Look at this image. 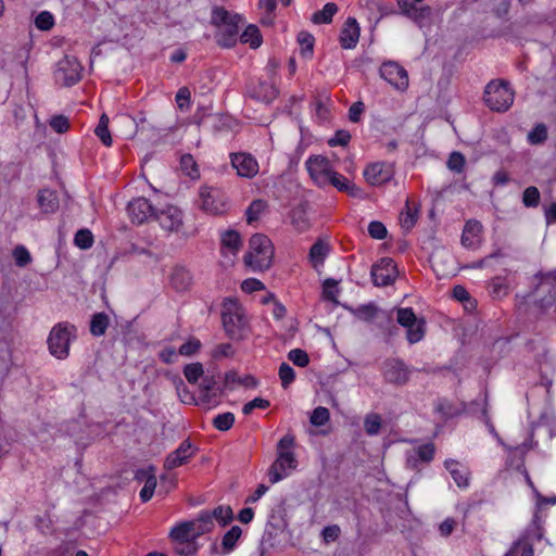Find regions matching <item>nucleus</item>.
Masks as SVG:
<instances>
[{"mask_svg": "<svg viewBox=\"0 0 556 556\" xmlns=\"http://www.w3.org/2000/svg\"><path fill=\"white\" fill-rule=\"evenodd\" d=\"M231 165L237 170V174L244 178H252L258 173L257 161L248 153H232Z\"/></svg>", "mask_w": 556, "mask_h": 556, "instance_id": "obj_17", "label": "nucleus"}, {"mask_svg": "<svg viewBox=\"0 0 556 556\" xmlns=\"http://www.w3.org/2000/svg\"><path fill=\"white\" fill-rule=\"evenodd\" d=\"M75 244L80 249H89L93 243L92 233L87 229H81L75 235Z\"/></svg>", "mask_w": 556, "mask_h": 556, "instance_id": "obj_51", "label": "nucleus"}, {"mask_svg": "<svg viewBox=\"0 0 556 556\" xmlns=\"http://www.w3.org/2000/svg\"><path fill=\"white\" fill-rule=\"evenodd\" d=\"M399 5L405 15L419 25H422L431 15L429 7L417 5L412 0H399Z\"/></svg>", "mask_w": 556, "mask_h": 556, "instance_id": "obj_24", "label": "nucleus"}, {"mask_svg": "<svg viewBox=\"0 0 556 556\" xmlns=\"http://www.w3.org/2000/svg\"><path fill=\"white\" fill-rule=\"evenodd\" d=\"M515 93L506 81L493 80L485 87L484 102L492 111H507L513 105Z\"/></svg>", "mask_w": 556, "mask_h": 556, "instance_id": "obj_7", "label": "nucleus"}, {"mask_svg": "<svg viewBox=\"0 0 556 556\" xmlns=\"http://www.w3.org/2000/svg\"><path fill=\"white\" fill-rule=\"evenodd\" d=\"M298 462L293 452L281 451L278 452V457L269 469V480L271 483H277L287 478L292 470L296 468Z\"/></svg>", "mask_w": 556, "mask_h": 556, "instance_id": "obj_12", "label": "nucleus"}, {"mask_svg": "<svg viewBox=\"0 0 556 556\" xmlns=\"http://www.w3.org/2000/svg\"><path fill=\"white\" fill-rule=\"evenodd\" d=\"M540 201V192L535 187H528L523 191L522 202L526 206H536Z\"/></svg>", "mask_w": 556, "mask_h": 556, "instance_id": "obj_55", "label": "nucleus"}, {"mask_svg": "<svg viewBox=\"0 0 556 556\" xmlns=\"http://www.w3.org/2000/svg\"><path fill=\"white\" fill-rule=\"evenodd\" d=\"M233 513L229 505H220L213 510L202 511L197 521H232Z\"/></svg>", "mask_w": 556, "mask_h": 556, "instance_id": "obj_29", "label": "nucleus"}, {"mask_svg": "<svg viewBox=\"0 0 556 556\" xmlns=\"http://www.w3.org/2000/svg\"><path fill=\"white\" fill-rule=\"evenodd\" d=\"M129 218L135 224H143L154 215V208L146 198H137L127 206Z\"/></svg>", "mask_w": 556, "mask_h": 556, "instance_id": "obj_19", "label": "nucleus"}, {"mask_svg": "<svg viewBox=\"0 0 556 556\" xmlns=\"http://www.w3.org/2000/svg\"><path fill=\"white\" fill-rule=\"evenodd\" d=\"M265 288L264 283L256 278H248L241 283V289L245 293H252L255 291L263 290Z\"/></svg>", "mask_w": 556, "mask_h": 556, "instance_id": "obj_64", "label": "nucleus"}, {"mask_svg": "<svg viewBox=\"0 0 556 556\" xmlns=\"http://www.w3.org/2000/svg\"><path fill=\"white\" fill-rule=\"evenodd\" d=\"M337 12V5L334 3H327L323 10L317 11L313 14L312 21L315 24H327L330 23L332 16Z\"/></svg>", "mask_w": 556, "mask_h": 556, "instance_id": "obj_38", "label": "nucleus"}, {"mask_svg": "<svg viewBox=\"0 0 556 556\" xmlns=\"http://www.w3.org/2000/svg\"><path fill=\"white\" fill-rule=\"evenodd\" d=\"M155 217L163 229L172 232H178L184 224L182 212L174 205L164 207Z\"/></svg>", "mask_w": 556, "mask_h": 556, "instance_id": "obj_16", "label": "nucleus"}, {"mask_svg": "<svg viewBox=\"0 0 556 556\" xmlns=\"http://www.w3.org/2000/svg\"><path fill=\"white\" fill-rule=\"evenodd\" d=\"M339 294L338 281L334 279H326L323 283V295L326 300L337 302Z\"/></svg>", "mask_w": 556, "mask_h": 556, "instance_id": "obj_46", "label": "nucleus"}, {"mask_svg": "<svg viewBox=\"0 0 556 556\" xmlns=\"http://www.w3.org/2000/svg\"><path fill=\"white\" fill-rule=\"evenodd\" d=\"M330 252V247L327 242L324 240H318L315 242L308 254V260L311 265L316 271H320L321 267L324 266L325 260L328 256Z\"/></svg>", "mask_w": 556, "mask_h": 556, "instance_id": "obj_28", "label": "nucleus"}, {"mask_svg": "<svg viewBox=\"0 0 556 556\" xmlns=\"http://www.w3.org/2000/svg\"><path fill=\"white\" fill-rule=\"evenodd\" d=\"M216 380L213 376H203L199 381V402L198 405H216L218 393L216 390Z\"/></svg>", "mask_w": 556, "mask_h": 556, "instance_id": "obj_22", "label": "nucleus"}, {"mask_svg": "<svg viewBox=\"0 0 556 556\" xmlns=\"http://www.w3.org/2000/svg\"><path fill=\"white\" fill-rule=\"evenodd\" d=\"M194 453L195 447L192 443L189 440L182 441L180 445L166 457L164 462L165 469L172 470L186 464Z\"/></svg>", "mask_w": 556, "mask_h": 556, "instance_id": "obj_18", "label": "nucleus"}, {"mask_svg": "<svg viewBox=\"0 0 556 556\" xmlns=\"http://www.w3.org/2000/svg\"><path fill=\"white\" fill-rule=\"evenodd\" d=\"M76 338V329L67 323H60L52 327L47 343L49 352L58 359H65L70 355V346Z\"/></svg>", "mask_w": 556, "mask_h": 556, "instance_id": "obj_6", "label": "nucleus"}, {"mask_svg": "<svg viewBox=\"0 0 556 556\" xmlns=\"http://www.w3.org/2000/svg\"><path fill=\"white\" fill-rule=\"evenodd\" d=\"M223 326L231 339H243L248 333V318L243 307L233 299H226L222 308Z\"/></svg>", "mask_w": 556, "mask_h": 556, "instance_id": "obj_4", "label": "nucleus"}, {"mask_svg": "<svg viewBox=\"0 0 556 556\" xmlns=\"http://www.w3.org/2000/svg\"><path fill=\"white\" fill-rule=\"evenodd\" d=\"M267 203L263 200L253 201L247 210V220L249 224L256 222L266 210Z\"/></svg>", "mask_w": 556, "mask_h": 556, "instance_id": "obj_41", "label": "nucleus"}, {"mask_svg": "<svg viewBox=\"0 0 556 556\" xmlns=\"http://www.w3.org/2000/svg\"><path fill=\"white\" fill-rule=\"evenodd\" d=\"M83 66L77 58L65 55L56 63L54 78L63 86H73L81 78Z\"/></svg>", "mask_w": 556, "mask_h": 556, "instance_id": "obj_9", "label": "nucleus"}, {"mask_svg": "<svg viewBox=\"0 0 556 556\" xmlns=\"http://www.w3.org/2000/svg\"><path fill=\"white\" fill-rule=\"evenodd\" d=\"M363 176L368 185L380 187L393 178L394 168L391 163L374 162L364 168Z\"/></svg>", "mask_w": 556, "mask_h": 556, "instance_id": "obj_11", "label": "nucleus"}, {"mask_svg": "<svg viewBox=\"0 0 556 556\" xmlns=\"http://www.w3.org/2000/svg\"><path fill=\"white\" fill-rule=\"evenodd\" d=\"M38 204L46 214L54 213L59 207V200L54 191L49 189L40 190L38 193Z\"/></svg>", "mask_w": 556, "mask_h": 556, "instance_id": "obj_32", "label": "nucleus"}, {"mask_svg": "<svg viewBox=\"0 0 556 556\" xmlns=\"http://www.w3.org/2000/svg\"><path fill=\"white\" fill-rule=\"evenodd\" d=\"M177 394L180 399V401L185 404H197L199 402V399L197 400L186 388L182 380H178L176 384Z\"/></svg>", "mask_w": 556, "mask_h": 556, "instance_id": "obj_56", "label": "nucleus"}, {"mask_svg": "<svg viewBox=\"0 0 556 556\" xmlns=\"http://www.w3.org/2000/svg\"><path fill=\"white\" fill-rule=\"evenodd\" d=\"M305 168L313 182L319 188L332 186L338 191L346 192L352 197L359 194V188L341 175L334 164L324 155H311L305 161Z\"/></svg>", "mask_w": 556, "mask_h": 556, "instance_id": "obj_1", "label": "nucleus"}, {"mask_svg": "<svg viewBox=\"0 0 556 556\" xmlns=\"http://www.w3.org/2000/svg\"><path fill=\"white\" fill-rule=\"evenodd\" d=\"M381 428V417L378 414H369L364 420V429L368 435H377Z\"/></svg>", "mask_w": 556, "mask_h": 556, "instance_id": "obj_44", "label": "nucleus"}, {"mask_svg": "<svg viewBox=\"0 0 556 556\" xmlns=\"http://www.w3.org/2000/svg\"><path fill=\"white\" fill-rule=\"evenodd\" d=\"M397 323L406 329V338L414 344L421 341L426 332V324L422 318H418L412 308L404 307L396 311Z\"/></svg>", "mask_w": 556, "mask_h": 556, "instance_id": "obj_8", "label": "nucleus"}, {"mask_svg": "<svg viewBox=\"0 0 556 556\" xmlns=\"http://www.w3.org/2000/svg\"><path fill=\"white\" fill-rule=\"evenodd\" d=\"M94 134L104 146L110 147L112 144V137L109 130V116L106 114L100 116Z\"/></svg>", "mask_w": 556, "mask_h": 556, "instance_id": "obj_35", "label": "nucleus"}, {"mask_svg": "<svg viewBox=\"0 0 556 556\" xmlns=\"http://www.w3.org/2000/svg\"><path fill=\"white\" fill-rule=\"evenodd\" d=\"M136 478L144 482L139 495L142 502H148L153 496L156 488L154 468L149 467L148 469L139 470L136 475Z\"/></svg>", "mask_w": 556, "mask_h": 556, "instance_id": "obj_27", "label": "nucleus"}, {"mask_svg": "<svg viewBox=\"0 0 556 556\" xmlns=\"http://www.w3.org/2000/svg\"><path fill=\"white\" fill-rule=\"evenodd\" d=\"M288 358L299 367H305L309 363L308 355L301 349H293L289 352Z\"/></svg>", "mask_w": 556, "mask_h": 556, "instance_id": "obj_52", "label": "nucleus"}, {"mask_svg": "<svg viewBox=\"0 0 556 556\" xmlns=\"http://www.w3.org/2000/svg\"><path fill=\"white\" fill-rule=\"evenodd\" d=\"M482 225L477 220H468L465 225L462 243L469 249H476L481 243Z\"/></svg>", "mask_w": 556, "mask_h": 556, "instance_id": "obj_25", "label": "nucleus"}, {"mask_svg": "<svg viewBox=\"0 0 556 556\" xmlns=\"http://www.w3.org/2000/svg\"><path fill=\"white\" fill-rule=\"evenodd\" d=\"M329 418V410L326 407L319 406L313 410L311 415V422L314 426L320 427L326 425Z\"/></svg>", "mask_w": 556, "mask_h": 556, "instance_id": "obj_48", "label": "nucleus"}, {"mask_svg": "<svg viewBox=\"0 0 556 556\" xmlns=\"http://www.w3.org/2000/svg\"><path fill=\"white\" fill-rule=\"evenodd\" d=\"M383 376L388 382L403 384L409 378V370L399 359H390L383 364Z\"/></svg>", "mask_w": 556, "mask_h": 556, "instance_id": "obj_20", "label": "nucleus"}, {"mask_svg": "<svg viewBox=\"0 0 556 556\" xmlns=\"http://www.w3.org/2000/svg\"><path fill=\"white\" fill-rule=\"evenodd\" d=\"M418 219V207L417 205L407 200L405 204V210L400 215V223L402 228L405 230H410Z\"/></svg>", "mask_w": 556, "mask_h": 556, "instance_id": "obj_33", "label": "nucleus"}, {"mask_svg": "<svg viewBox=\"0 0 556 556\" xmlns=\"http://www.w3.org/2000/svg\"><path fill=\"white\" fill-rule=\"evenodd\" d=\"M368 232L374 239H384L387 237V228L380 222H371L368 226Z\"/></svg>", "mask_w": 556, "mask_h": 556, "instance_id": "obj_61", "label": "nucleus"}, {"mask_svg": "<svg viewBox=\"0 0 556 556\" xmlns=\"http://www.w3.org/2000/svg\"><path fill=\"white\" fill-rule=\"evenodd\" d=\"M239 21L240 17L238 15H231L222 8L213 9L211 22L218 29L216 39L219 46L230 48L236 45Z\"/></svg>", "mask_w": 556, "mask_h": 556, "instance_id": "obj_5", "label": "nucleus"}, {"mask_svg": "<svg viewBox=\"0 0 556 556\" xmlns=\"http://www.w3.org/2000/svg\"><path fill=\"white\" fill-rule=\"evenodd\" d=\"M109 325V318L103 313H98L92 317L90 324V331L93 336H102L104 334Z\"/></svg>", "mask_w": 556, "mask_h": 556, "instance_id": "obj_40", "label": "nucleus"}, {"mask_svg": "<svg viewBox=\"0 0 556 556\" xmlns=\"http://www.w3.org/2000/svg\"><path fill=\"white\" fill-rule=\"evenodd\" d=\"M465 166V157L458 152H453L447 161V167L456 173H460Z\"/></svg>", "mask_w": 556, "mask_h": 556, "instance_id": "obj_59", "label": "nucleus"}, {"mask_svg": "<svg viewBox=\"0 0 556 556\" xmlns=\"http://www.w3.org/2000/svg\"><path fill=\"white\" fill-rule=\"evenodd\" d=\"M274 255L275 248L271 240L265 235L255 233L249 240L244 263L253 271H264L271 266Z\"/></svg>", "mask_w": 556, "mask_h": 556, "instance_id": "obj_2", "label": "nucleus"}, {"mask_svg": "<svg viewBox=\"0 0 556 556\" xmlns=\"http://www.w3.org/2000/svg\"><path fill=\"white\" fill-rule=\"evenodd\" d=\"M381 77L395 89L404 91L408 87V74L404 67L395 62H386L380 67Z\"/></svg>", "mask_w": 556, "mask_h": 556, "instance_id": "obj_13", "label": "nucleus"}, {"mask_svg": "<svg viewBox=\"0 0 556 556\" xmlns=\"http://www.w3.org/2000/svg\"><path fill=\"white\" fill-rule=\"evenodd\" d=\"M534 494H535V500H536L535 518L541 519L543 517V515H540V514L543 511L545 506L548 504H551V505L556 504V496L544 497L536 490H534Z\"/></svg>", "mask_w": 556, "mask_h": 556, "instance_id": "obj_53", "label": "nucleus"}, {"mask_svg": "<svg viewBox=\"0 0 556 556\" xmlns=\"http://www.w3.org/2000/svg\"><path fill=\"white\" fill-rule=\"evenodd\" d=\"M200 340L191 338L186 343L180 345L178 353L184 356H191L194 353H197L200 350Z\"/></svg>", "mask_w": 556, "mask_h": 556, "instance_id": "obj_54", "label": "nucleus"}, {"mask_svg": "<svg viewBox=\"0 0 556 556\" xmlns=\"http://www.w3.org/2000/svg\"><path fill=\"white\" fill-rule=\"evenodd\" d=\"M242 536V529L239 526H232L224 535L222 539L220 544V553L223 555H227L231 553L240 538Z\"/></svg>", "mask_w": 556, "mask_h": 556, "instance_id": "obj_31", "label": "nucleus"}, {"mask_svg": "<svg viewBox=\"0 0 556 556\" xmlns=\"http://www.w3.org/2000/svg\"><path fill=\"white\" fill-rule=\"evenodd\" d=\"M184 375L189 383H198L204 376V369L201 363H191L185 366Z\"/></svg>", "mask_w": 556, "mask_h": 556, "instance_id": "obj_39", "label": "nucleus"}, {"mask_svg": "<svg viewBox=\"0 0 556 556\" xmlns=\"http://www.w3.org/2000/svg\"><path fill=\"white\" fill-rule=\"evenodd\" d=\"M279 378L282 387L286 389L293 382L295 372L289 364L282 363L279 367Z\"/></svg>", "mask_w": 556, "mask_h": 556, "instance_id": "obj_49", "label": "nucleus"}, {"mask_svg": "<svg viewBox=\"0 0 556 556\" xmlns=\"http://www.w3.org/2000/svg\"><path fill=\"white\" fill-rule=\"evenodd\" d=\"M169 279L172 287L177 291H185L192 283V275L190 270L182 266L174 267Z\"/></svg>", "mask_w": 556, "mask_h": 556, "instance_id": "obj_30", "label": "nucleus"}, {"mask_svg": "<svg viewBox=\"0 0 556 556\" xmlns=\"http://www.w3.org/2000/svg\"><path fill=\"white\" fill-rule=\"evenodd\" d=\"M50 126L58 134H63L68 130L70 122L64 115H56L51 118Z\"/></svg>", "mask_w": 556, "mask_h": 556, "instance_id": "obj_57", "label": "nucleus"}, {"mask_svg": "<svg viewBox=\"0 0 556 556\" xmlns=\"http://www.w3.org/2000/svg\"><path fill=\"white\" fill-rule=\"evenodd\" d=\"M300 43V53L303 58H309L313 54L314 38L307 33H300L298 36Z\"/></svg>", "mask_w": 556, "mask_h": 556, "instance_id": "obj_42", "label": "nucleus"}, {"mask_svg": "<svg viewBox=\"0 0 556 556\" xmlns=\"http://www.w3.org/2000/svg\"><path fill=\"white\" fill-rule=\"evenodd\" d=\"M241 248V238L237 231L228 230L222 236V256L223 264L230 266L233 264L237 254Z\"/></svg>", "mask_w": 556, "mask_h": 556, "instance_id": "obj_15", "label": "nucleus"}, {"mask_svg": "<svg viewBox=\"0 0 556 556\" xmlns=\"http://www.w3.org/2000/svg\"><path fill=\"white\" fill-rule=\"evenodd\" d=\"M359 25L355 18L349 17L344 23L341 34L340 43L344 49H353L359 39Z\"/></svg>", "mask_w": 556, "mask_h": 556, "instance_id": "obj_23", "label": "nucleus"}, {"mask_svg": "<svg viewBox=\"0 0 556 556\" xmlns=\"http://www.w3.org/2000/svg\"><path fill=\"white\" fill-rule=\"evenodd\" d=\"M444 467L450 472L457 486L467 488L469 485L470 472L465 465L454 459H447L444 463Z\"/></svg>", "mask_w": 556, "mask_h": 556, "instance_id": "obj_26", "label": "nucleus"}, {"mask_svg": "<svg viewBox=\"0 0 556 556\" xmlns=\"http://www.w3.org/2000/svg\"><path fill=\"white\" fill-rule=\"evenodd\" d=\"M35 25L40 30H50L54 25V17L50 12L42 11L37 15Z\"/></svg>", "mask_w": 556, "mask_h": 556, "instance_id": "obj_47", "label": "nucleus"}, {"mask_svg": "<svg viewBox=\"0 0 556 556\" xmlns=\"http://www.w3.org/2000/svg\"><path fill=\"white\" fill-rule=\"evenodd\" d=\"M206 531L202 523H178L170 530V538L175 551L184 556L197 553L199 544L197 540Z\"/></svg>", "mask_w": 556, "mask_h": 556, "instance_id": "obj_3", "label": "nucleus"}, {"mask_svg": "<svg viewBox=\"0 0 556 556\" xmlns=\"http://www.w3.org/2000/svg\"><path fill=\"white\" fill-rule=\"evenodd\" d=\"M291 224L299 232H303L309 227L308 219L305 215V212L302 210L292 211Z\"/></svg>", "mask_w": 556, "mask_h": 556, "instance_id": "obj_45", "label": "nucleus"}, {"mask_svg": "<svg viewBox=\"0 0 556 556\" xmlns=\"http://www.w3.org/2000/svg\"><path fill=\"white\" fill-rule=\"evenodd\" d=\"M241 42L249 43L251 48H258L262 43L260 30L254 25H249L240 37Z\"/></svg>", "mask_w": 556, "mask_h": 556, "instance_id": "obj_36", "label": "nucleus"}, {"mask_svg": "<svg viewBox=\"0 0 556 556\" xmlns=\"http://www.w3.org/2000/svg\"><path fill=\"white\" fill-rule=\"evenodd\" d=\"M547 137V129L543 124L536 125L529 134L528 141L532 144L542 143Z\"/></svg>", "mask_w": 556, "mask_h": 556, "instance_id": "obj_50", "label": "nucleus"}, {"mask_svg": "<svg viewBox=\"0 0 556 556\" xmlns=\"http://www.w3.org/2000/svg\"><path fill=\"white\" fill-rule=\"evenodd\" d=\"M13 256L18 266H25L31 261L28 250L22 245L14 249Z\"/></svg>", "mask_w": 556, "mask_h": 556, "instance_id": "obj_60", "label": "nucleus"}, {"mask_svg": "<svg viewBox=\"0 0 556 556\" xmlns=\"http://www.w3.org/2000/svg\"><path fill=\"white\" fill-rule=\"evenodd\" d=\"M433 443H425L414 447L406 454V464L409 468L416 469L420 464L430 463L434 456Z\"/></svg>", "mask_w": 556, "mask_h": 556, "instance_id": "obj_21", "label": "nucleus"}, {"mask_svg": "<svg viewBox=\"0 0 556 556\" xmlns=\"http://www.w3.org/2000/svg\"><path fill=\"white\" fill-rule=\"evenodd\" d=\"M269 406V401L262 399V397H255L254 400L248 402L242 407V413L244 415H250L255 408L265 409Z\"/></svg>", "mask_w": 556, "mask_h": 556, "instance_id": "obj_58", "label": "nucleus"}, {"mask_svg": "<svg viewBox=\"0 0 556 556\" xmlns=\"http://www.w3.org/2000/svg\"><path fill=\"white\" fill-rule=\"evenodd\" d=\"M351 140V135L346 130H338L336 135L328 140L330 147L346 146Z\"/></svg>", "mask_w": 556, "mask_h": 556, "instance_id": "obj_63", "label": "nucleus"}, {"mask_svg": "<svg viewBox=\"0 0 556 556\" xmlns=\"http://www.w3.org/2000/svg\"><path fill=\"white\" fill-rule=\"evenodd\" d=\"M190 90L186 87L180 88L176 94V103L180 110H187L190 106Z\"/></svg>", "mask_w": 556, "mask_h": 556, "instance_id": "obj_62", "label": "nucleus"}, {"mask_svg": "<svg viewBox=\"0 0 556 556\" xmlns=\"http://www.w3.org/2000/svg\"><path fill=\"white\" fill-rule=\"evenodd\" d=\"M505 556H533V549L529 539L517 541Z\"/></svg>", "mask_w": 556, "mask_h": 556, "instance_id": "obj_37", "label": "nucleus"}, {"mask_svg": "<svg viewBox=\"0 0 556 556\" xmlns=\"http://www.w3.org/2000/svg\"><path fill=\"white\" fill-rule=\"evenodd\" d=\"M253 97L262 102L270 103L277 97V89L273 84L261 81L253 90Z\"/></svg>", "mask_w": 556, "mask_h": 556, "instance_id": "obj_34", "label": "nucleus"}, {"mask_svg": "<svg viewBox=\"0 0 556 556\" xmlns=\"http://www.w3.org/2000/svg\"><path fill=\"white\" fill-rule=\"evenodd\" d=\"M397 276L396 265L391 258H381L371 268V278L376 286L391 285Z\"/></svg>", "mask_w": 556, "mask_h": 556, "instance_id": "obj_14", "label": "nucleus"}, {"mask_svg": "<svg viewBox=\"0 0 556 556\" xmlns=\"http://www.w3.org/2000/svg\"><path fill=\"white\" fill-rule=\"evenodd\" d=\"M199 206L207 214H222L227 210L226 197L218 188L204 186L199 191Z\"/></svg>", "mask_w": 556, "mask_h": 556, "instance_id": "obj_10", "label": "nucleus"}, {"mask_svg": "<svg viewBox=\"0 0 556 556\" xmlns=\"http://www.w3.org/2000/svg\"><path fill=\"white\" fill-rule=\"evenodd\" d=\"M235 422V415L232 413H223L218 414L213 419L214 427L219 431H227L229 430Z\"/></svg>", "mask_w": 556, "mask_h": 556, "instance_id": "obj_43", "label": "nucleus"}]
</instances>
